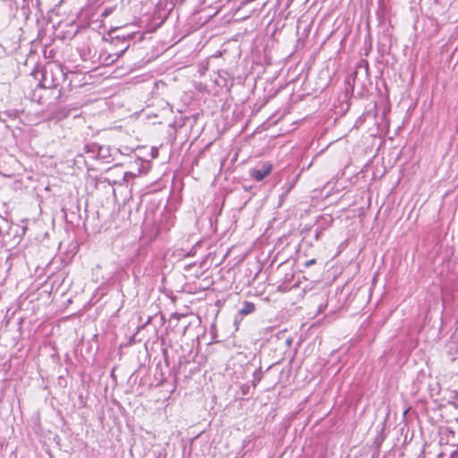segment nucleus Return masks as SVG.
<instances>
[{
    "label": "nucleus",
    "instance_id": "1",
    "mask_svg": "<svg viewBox=\"0 0 458 458\" xmlns=\"http://www.w3.org/2000/svg\"><path fill=\"white\" fill-rule=\"evenodd\" d=\"M273 164L271 162H265L262 164V166L260 169H251L250 171V175L252 179H254L257 182H261L264 178L268 176L271 172L273 171Z\"/></svg>",
    "mask_w": 458,
    "mask_h": 458
},
{
    "label": "nucleus",
    "instance_id": "2",
    "mask_svg": "<svg viewBox=\"0 0 458 458\" xmlns=\"http://www.w3.org/2000/svg\"><path fill=\"white\" fill-rule=\"evenodd\" d=\"M256 310V306L254 303L246 301L244 302L243 308L240 310L241 315H248L254 312Z\"/></svg>",
    "mask_w": 458,
    "mask_h": 458
},
{
    "label": "nucleus",
    "instance_id": "3",
    "mask_svg": "<svg viewBox=\"0 0 458 458\" xmlns=\"http://www.w3.org/2000/svg\"><path fill=\"white\" fill-rule=\"evenodd\" d=\"M316 262H317V261H316V259H310V260H307V261L304 263V267H310V266H312V265L316 264Z\"/></svg>",
    "mask_w": 458,
    "mask_h": 458
}]
</instances>
